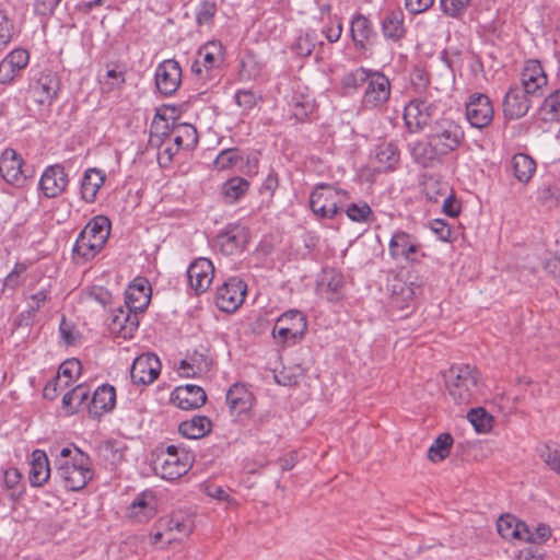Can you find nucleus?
<instances>
[{"instance_id":"423d86ee","label":"nucleus","mask_w":560,"mask_h":560,"mask_svg":"<svg viewBox=\"0 0 560 560\" xmlns=\"http://www.w3.org/2000/svg\"><path fill=\"white\" fill-rule=\"evenodd\" d=\"M307 330V319L298 310H290L281 314L272 328L271 335L281 346H292L302 340Z\"/></svg>"},{"instance_id":"5701e85b","label":"nucleus","mask_w":560,"mask_h":560,"mask_svg":"<svg viewBox=\"0 0 560 560\" xmlns=\"http://www.w3.org/2000/svg\"><path fill=\"white\" fill-rule=\"evenodd\" d=\"M68 175L61 164L47 166L39 179V189L46 198H56L67 188Z\"/></svg>"},{"instance_id":"9d476101","label":"nucleus","mask_w":560,"mask_h":560,"mask_svg":"<svg viewBox=\"0 0 560 560\" xmlns=\"http://www.w3.org/2000/svg\"><path fill=\"white\" fill-rule=\"evenodd\" d=\"M33 173L18 151L11 148L3 150L0 155V175L8 184L18 188L24 187Z\"/></svg>"},{"instance_id":"a211bd4d","label":"nucleus","mask_w":560,"mask_h":560,"mask_svg":"<svg viewBox=\"0 0 560 560\" xmlns=\"http://www.w3.org/2000/svg\"><path fill=\"white\" fill-rule=\"evenodd\" d=\"M182 82V68L179 62L167 59L159 63L155 69V85L158 91L164 95H173Z\"/></svg>"},{"instance_id":"338daca9","label":"nucleus","mask_w":560,"mask_h":560,"mask_svg":"<svg viewBox=\"0 0 560 560\" xmlns=\"http://www.w3.org/2000/svg\"><path fill=\"white\" fill-rule=\"evenodd\" d=\"M322 33L329 43H336L342 34V22L339 18H330L329 23L324 26Z\"/></svg>"},{"instance_id":"39448f33","label":"nucleus","mask_w":560,"mask_h":560,"mask_svg":"<svg viewBox=\"0 0 560 560\" xmlns=\"http://www.w3.org/2000/svg\"><path fill=\"white\" fill-rule=\"evenodd\" d=\"M191 456L179 451L176 445L159 448L153 460V469L161 478L172 481L184 476L191 467Z\"/></svg>"},{"instance_id":"c9c22d12","label":"nucleus","mask_w":560,"mask_h":560,"mask_svg":"<svg viewBox=\"0 0 560 560\" xmlns=\"http://www.w3.org/2000/svg\"><path fill=\"white\" fill-rule=\"evenodd\" d=\"M212 429L211 420L206 416L196 415L191 419L180 422L179 433L187 439H201Z\"/></svg>"},{"instance_id":"6e6552de","label":"nucleus","mask_w":560,"mask_h":560,"mask_svg":"<svg viewBox=\"0 0 560 560\" xmlns=\"http://www.w3.org/2000/svg\"><path fill=\"white\" fill-rule=\"evenodd\" d=\"M441 108L436 101L428 97H417L411 100L404 110V120L410 132H419L438 117Z\"/></svg>"},{"instance_id":"2eb2a0df","label":"nucleus","mask_w":560,"mask_h":560,"mask_svg":"<svg viewBox=\"0 0 560 560\" xmlns=\"http://www.w3.org/2000/svg\"><path fill=\"white\" fill-rule=\"evenodd\" d=\"M518 86L535 98H540L545 95L548 88V78L538 60L530 59L524 63L520 74Z\"/></svg>"},{"instance_id":"f03ea898","label":"nucleus","mask_w":560,"mask_h":560,"mask_svg":"<svg viewBox=\"0 0 560 560\" xmlns=\"http://www.w3.org/2000/svg\"><path fill=\"white\" fill-rule=\"evenodd\" d=\"M446 388L457 405H469L482 395L480 372L470 364L453 365L445 375Z\"/></svg>"},{"instance_id":"6ab92c4d","label":"nucleus","mask_w":560,"mask_h":560,"mask_svg":"<svg viewBox=\"0 0 560 560\" xmlns=\"http://www.w3.org/2000/svg\"><path fill=\"white\" fill-rule=\"evenodd\" d=\"M534 100L536 98L525 93L518 84L510 86L502 102L505 118L513 120L524 117L532 107Z\"/></svg>"},{"instance_id":"b1692460","label":"nucleus","mask_w":560,"mask_h":560,"mask_svg":"<svg viewBox=\"0 0 560 560\" xmlns=\"http://www.w3.org/2000/svg\"><path fill=\"white\" fill-rule=\"evenodd\" d=\"M161 372V362L153 353H144L135 359L130 376L135 384L148 385L154 382Z\"/></svg>"},{"instance_id":"ea45409f","label":"nucleus","mask_w":560,"mask_h":560,"mask_svg":"<svg viewBox=\"0 0 560 560\" xmlns=\"http://www.w3.org/2000/svg\"><path fill=\"white\" fill-rule=\"evenodd\" d=\"M511 164L515 178L524 184L530 180L536 171V162L525 153L515 154Z\"/></svg>"},{"instance_id":"2f4dec72","label":"nucleus","mask_w":560,"mask_h":560,"mask_svg":"<svg viewBox=\"0 0 560 560\" xmlns=\"http://www.w3.org/2000/svg\"><path fill=\"white\" fill-rule=\"evenodd\" d=\"M382 32L386 39L401 40L407 32L404 12L399 9L388 12L382 21Z\"/></svg>"},{"instance_id":"7ed1b4c3","label":"nucleus","mask_w":560,"mask_h":560,"mask_svg":"<svg viewBox=\"0 0 560 560\" xmlns=\"http://www.w3.org/2000/svg\"><path fill=\"white\" fill-rule=\"evenodd\" d=\"M110 221L105 215H95L79 236L73 246V255L83 261L93 259L105 246L110 234Z\"/></svg>"},{"instance_id":"680f3d73","label":"nucleus","mask_w":560,"mask_h":560,"mask_svg":"<svg viewBox=\"0 0 560 560\" xmlns=\"http://www.w3.org/2000/svg\"><path fill=\"white\" fill-rule=\"evenodd\" d=\"M551 536V529L546 524H539L535 530H532L526 524V535L522 536V540L530 544L540 545Z\"/></svg>"},{"instance_id":"6e6d98bb","label":"nucleus","mask_w":560,"mask_h":560,"mask_svg":"<svg viewBox=\"0 0 560 560\" xmlns=\"http://www.w3.org/2000/svg\"><path fill=\"white\" fill-rule=\"evenodd\" d=\"M22 475L15 467H9L3 471V485L11 491V498H16L22 494Z\"/></svg>"},{"instance_id":"09e8293b","label":"nucleus","mask_w":560,"mask_h":560,"mask_svg":"<svg viewBox=\"0 0 560 560\" xmlns=\"http://www.w3.org/2000/svg\"><path fill=\"white\" fill-rule=\"evenodd\" d=\"M98 455L107 465L116 466L124 459V451L117 442H105L98 447Z\"/></svg>"},{"instance_id":"a878e982","label":"nucleus","mask_w":560,"mask_h":560,"mask_svg":"<svg viewBox=\"0 0 560 560\" xmlns=\"http://www.w3.org/2000/svg\"><path fill=\"white\" fill-rule=\"evenodd\" d=\"M207 395L202 387L188 384L178 386L172 393V401L183 410H192L206 404Z\"/></svg>"},{"instance_id":"393cba45","label":"nucleus","mask_w":560,"mask_h":560,"mask_svg":"<svg viewBox=\"0 0 560 560\" xmlns=\"http://www.w3.org/2000/svg\"><path fill=\"white\" fill-rule=\"evenodd\" d=\"M190 288L196 294L205 293L212 283L214 267L210 259L200 257L192 261L187 270Z\"/></svg>"},{"instance_id":"aec40b11","label":"nucleus","mask_w":560,"mask_h":560,"mask_svg":"<svg viewBox=\"0 0 560 560\" xmlns=\"http://www.w3.org/2000/svg\"><path fill=\"white\" fill-rule=\"evenodd\" d=\"M139 313L125 306L118 305L110 316L108 328L112 334L124 339L133 337L139 327Z\"/></svg>"},{"instance_id":"603ef678","label":"nucleus","mask_w":560,"mask_h":560,"mask_svg":"<svg viewBox=\"0 0 560 560\" xmlns=\"http://www.w3.org/2000/svg\"><path fill=\"white\" fill-rule=\"evenodd\" d=\"M145 493L139 494L130 505V515L136 517L139 522L148 521L154 514V509L150 506L147 501Z\"/></svg>"},{"instance_id":"a18cd8bd","label":"nucleus","mask_w":560,"mask_h":560,"mask_svg":"<svg viewBox=\"0 0 560 560\" xmlns=\"http://www.w3.org/2000/svg\"><path fill=\"white\" fill-rule=\"evenodd\" d=\"M452 444L453 438L451 434H440L428 450L429 458L434 463L445 459L450 454Z\"/></svg>"},{"instance_id":"13d9d810","label":"nucleus","mask_w":560,"mask_h":560,"mask_svg":"<svg viewBox=\"0 0 560 560\" xmlns=\"http://www.w3.org/2000/svg\"><path fill=\"white\" fill-rule=\"evenodd\" d=\"M347 217L353 222H368L372 215L371 207L366 202L351 203L346 208Z\"/></svg>"},{"instance_id":"7c9ffc66","label":"nucleus","mask_w":560,"mask_h":560,"mask_svg":"<svg viewBox=\"0 0 560 560\" xmlns=\"http://www.w3.org/2000/svg\"><path fill=\"white\" fill-rule=\"evenodd\" d=\"M350 33L355 47L359 49H365L366 44L375 36L371 21L362 14L352 18Z\"/></svg>"},{"instance_id":"f704fd0d","label":"nucleus","mask_w":560,"mask_h":560,"mask_svg":"<svg viewBox=\"0 0 560 560\" xmlns=\"http://www.w3.org/2000/svg\"><path fill=\"white\" fill-rule=\"evenodd\" d=\"M105 74L100 78L103 92L110 93L120 90L126 83V66L122 63H106Z\"/></svg>"},{"instance_id":"37998d69","label":"nucleus","mask_w":560,"mask_h":560,"mask_svg":"<svg viewBox=\"0 0 560 560\" xmlns=\"http://www.w3.org/2000/svg\"><path fill=\"white\" fill-rule=\"evenodd\" d=\"M249 183L243 177H232L222 186V196L228 203L238 201L248 190Z\"/></svg>"},{"instance_id":"f8f14e48","label":"nucleus","mask_w":560,"mask_h":560,"mask_svg":"<svg viewBox=\"0 0 560 560\" xmlns=\"http://www.w3.org/2000/svg\"><path fill=\"white\" fill-rule=\"evenodd\" d=\"M247 284L237 277H231L215 292L214 303L225 313L235 312L244 302Z\"/></svg>"},{"instance_id":"72a5a7b5","label":"nucleus","mask_w":560,"mask_h":560,"mask_svg":"<svg viewBox=\"0 0 560 560\" xmlns=\"http://www.w3.org/2000/svg\"><path fill=\"white\" fill-rule=\"evenodd\" d=\"M90 394L91 389L86 384H79L63 395L62 408L70 415L78 412L82 408L88 409V404L91 400Z\"/></svg>"},{"instance_id":"de8ad7c7","label":"nucleus","mask_w":560,"mask_h":560,"mask_svg":"<svg viewBox=\"0 0 560 560\" xmlns=\"http://www.w3.org/2000/svg\"><path fill=\"white\" fill-rule=\"evenodd\" d=\"M150 300L151 295H148L144 291H136L135 287H128L125 292V303L122 305L141 314L148 307Z\"/></svg>"},{"instance_id":"9b49d317","label":"nucleus","mask_w":560,"mask_h":560,"mask_svg":"<svg viewBox=\"0 0 560 560\" xmlns=\"http://www.w3.org/2000/svg\"><path fill=\"white\" fill-rule=\"evenodd\" d=\"M198 57L191 65V72L201 80L210 79V72L224 61V47L219 40H210L200 46Z\"/></svg>"},{"instance_id":"f3484780","label":"nucleus","mask_w":560,"mask_h":560,"mask_svg":"<svg viewBox=\"0 0 560 560\" xmlns=\"http://www.w3.org/2000/svg\"><path fill=\"white\" fill-rule=\"evenodd\" d=\"M82 365L78 359H68L60 364L55 378L44 387V396L54 399L59 389H66L81 375Z\"/></svg>"},{"instance_id":"dca6fc26","label":"nucleus","mask_w":560,"mask_h":560,"mask_svg":"<svg viewBox=\"0 0 560 560\" xmlns=\"http://www.w3.org/2000/svg\"><path fill=\"white\" fill-rule=\"evenodd\" d=\"M493 115V105L489 96L481 93L470 95L466 103V118L472 127L482 129L489 126Z\"/></svg>"},{"instance_id":"c85d7f7f","label":"nucleus","mask_w":560,"mask_h":560,"mask_svg":"<svg viewBox=\"0 0 560 560\" xmlns=\"http://www.w3.org/2000/svg\"><path fill=\"white\" fill-rule=\"evenodd\" d=\"M116 404V390L114 386L104 384L98 386L88 404V411L92 417H100L110 411Z\"/></svg>"},{"instance_id":"49530a36","label":"nucleus","mask_w":560,"mask_h":560,"mask_svg":"<svg viewBox=\"0 0 560 560\" xmlns=\"http://www.w3.org/2000/svg\"><path fill=\"white\" fill-rule=\"evenodd\" d=\"M317 43H318V37H317L316 32L315 31H306L305 33L300 34L295 38L291 48L296 55H299L301 57H307L313 52Z\"/></svg>"},{"instance_id":"4c0bfd02","label":"nucleus","mask_w":560,"mask_h":560,"mask_svg":"<svg viewBox=\"0 0 560 560\" xmlns=\"http://www.w3.org/2000/svg\"><path fill=\"white\" fill-rule=\"evenodd\" d=\"M172 136L177 148L194 150L198 144L197 129L190 124H177L172 129Z\"/></svg>"},{"instance_id":"c03bdc74","label":"nucleus","mask_w":560,"mask_h":560,"mask_svg":"<svg viewBox=\"0 0 560 560\" xmlns=\"http://www.w3.org/2000/svg\"><path fill=\"white\" fill-rule=\"evenodd\" d=\"M372 70L363 67L350 70L345 73L341 78V86L346 92H352L358 90L362 84H365L369 80Z\"/></svg>"},{"instance_id":"8fccbe9b","label":"nucleus","mask_w":560,"mask_h":560,"mask_svg":"<svg viewBox=\"0 0 560 560\" xmlns=\"http://www.w3.org/2000/svg\"><path fill=\"white\" fill-rule=\"evenodd\" d=\"M467 418L478 433H487L492 428V416L481 407L471 409Z\"/></svg>"},{"instance_id":"bb28decb","label":"nucleus","mask_w":560,"mask_h":560,"mask_svg":"<svg viewBox=\"0 0 560 560\" xmlns=\"http://www.w3.org/2000/svg\"><path fill=\"white\" fill-rule=\"evenodd\" d=\"M30 60L27 50L19 48L12 50L0 61V83L10 84L23 70Z\"/></svg>"},{"instance_id":"473e14b6","label":"nucleus","mask_w":560,"mask_h":560,"mask_svg":"<svg viewBox=\"0 0 560 560\" xmlns=\"http://www.w3.org/2000/svg\"><path fill=\"white\" fill-rule=\"evenodd\" d=\"M106 175L98 168H88L81 180V196L86 202H94Z\"/></svg>"},{"instance_id":"20e7f679","label":"nucleus","mask_w":560,"mask_h":560,"mask_svg":"<svg viewBox=\"0 0 560 560\" xmlns=\"http://www.w3.org/2000/svg\"><path fill=\"white\" fill-rule=\"evenodd\" d=\"M349 200V194L334 185L319 184L310 196V206L315 215L322 219H332Z\"/></svg>"},{"instance_id":"052dcab7","label":"nucleus","mask_w":560,"mask_h":560,"mask_svg":"<svg viewBox=\"0 0 560 560\" xmlns=\"http://www.w3.org/2000/svg\"><path fill=\"white\" fill-rule=\"evenodd\" d=\"M241 160V155L237 149H225L222 150L214 160V166L217 170L223 171L232 167Z\"/></svg>"},{"instance_id":"ddd939ff","label":"nucleus","mask_w":560,"mask_h":560,"mask_svg":"<svg viewBox=\"0 0 560 560\" xmlns=\"http://www.w3.org/2000/svg\"><path fill=\"white\" fill-rule=\"evenodd\" d=\"M388 254L393 260L399 262H416L423 256L418 240L405 231L393 233L388 244Z\"/></svg>"},{"instance_id":"5fc2aeb1","label":"nucleus","mask_w":560,"mask_h":560,"mask_svg":"<svg viewBox=\"0 0 560 560\" xmlns=\"http://www.w3.org/2000/svg\"><path fill=\"white\" fill-rule=\"evenodd\" d=\"M195 14L198 26H211L217 14V4L205 0L198 4Z\"/></svg>"},{"instance_id":"412c9836","label":"nucleus","mask_w":560,"mask_h":560,"mask_svg":"<svg viewBox=\"0 0 560 560\" xmlns=\"http://www.w3.org/2000/svg\"><path fill=\"white\" fill-rule=\"evenodd\" d=\"M248 242V230L241 224H230L215 237V246L226 256L241 253Z\"/></svg>"},{"instance_id":"79ce46f5","label":"nucleus","mask_w":560,"mask_h":560,"mask_svg":"<svg viewBox=\"0 0 560 560\" xmlns=\"http://www.w3.org/2000/svg\"><path fill=\"white\" fill-rule=\"evenodd\" d=\"M375 158L380 171H390L394 170L399 161V151L394 143L384 142L376 147Z\"/></svg>"},{"instance_id":"69168bd1","label":"nucleus","mask_w":560,"mask_h":560,"mask_svg":"<svg viewBox=\"0 0 560 560\" xmlns=\"http://www.w3.org/2000/svg\"><path fill=\"white\" fill-rule=\"evenodd\" d=\"M540 456L551 470L560 475V447L546 445Z\"/></svg>"},{"instance_id":"c756f323","label":"nucleus","mask_w":560,"mask_h":560,"mask_svg":"<svg viewBox=\"0 0 560 560\" xmlns=\"http://www.w3.org/2000/svg\"><path fill=\"white\" fill-rule=\"evenodd\" d=\"M50 465L47 454L42 450H35L31 455V469L28 479L33 487H40L50 477Z\"/></svg>"},{"instance_id":"1a4fd4ad","label":"nucleus","mask_w":560,"mask_h":560,"mask_svg":"<svg viewBox=\"0 0 560 560\" xmlns=\"http://www.w3.org/2000/svg\"><path fill=\"white\" fill-rule=\"evenodd\" d=\"M60 91V79L51 70H43L36 73L28 84V96L37 105L51 106Z\"/></svg>"},{"instance_id":"774afa93","label":"nucleus","mask_w":560,"mask_h":560,"mask_svg":"<svg viewBox=\"0 0 560 560\" xmlns=\"http://www.w3.org/2000/svg\"><path fill=\"white\" fill-rule=\"evenodd\" d=\"M557 187L545 184L537 190V200L544 206L552 207L557 203Z\"/></svg>"},{"instance_id":"0eeeda50","label":"nucleus","mask_w":560,"mask_h":560,"mask_svg":"<svg viewBox=\"0 0 560 560\" xmlns=\"http://www.w3.org/2000/svg\"><path fill=\"white\" fill-rule=\"evenodd\" d=\"M463 128L450 118L436 119L429 132V139L440 155H447L455 151L464 141Z\"/></svg>"},{"instance_id":"4be33fe9","label":"nucleus","mask_w":560,"mask_h":560,"mask_svg":"<svg viewBox=\"0 0 560 560\" xmlns=\"http://www.w3.org/2000/svg\"><path fill=\"white\" fill-rule=\"evenodd\" d=\"M389 291L392 305L402 311L413 304L416 296L421 293V285L416 280L395 277Z\"/></svg>"},{"instance_id":"e2e57ef3","label":"nucleus","mask_w":560,"mask_h":560,"mask_svg":"<svg viewBox=\"0 0 560 560\" xmlns=\"http://www.w3.org/2000/svg\"><path fill=\"white\" fill-rule=\"evenodd\" d=\"M165 527L168 532H176L182 536H188L192 529V524L189 518L173 516L165 522Z\"/></svg>"},{"instance_id":"bf43d9fd","label":"nucleus","mask_w":560,"mask_h":560,"mask_svg":"<svg viewBox=\"0 0 560 560\" xmlns=\"http://www.w3.org/2000/svg\"><path fill=\"white\" fill-rule=\"evenodd\" d=\"M14 35V24L8 13L0 9V50L4 49Z\"/></svg>"},{"instance_id":"a19ab883","label":"nucleus","mask_w":560,"mask_h":560,"mask_svg":"<svg viewBox=\"0 0 560 560\" xmlns=\"http://www.w3.org/2000/svg\"><path fill=\"white\" fill-rule=\"evenodd\" d=\"M409 150L413 161L423 167L432 165L436 158L441 156L433 148L431 139H429V142L416 141L410 143Z\"/></svg>"},{"instance_id":"f257e3e1","label":"nucleus","mask_w":560,"mask_h":560,"mask_svg":"<svg viewBox=\"0 0 560 560\" xmlns=\"http://www.w3.org/2000/svg\"><path fill=\"white\" fill-rule=\"evenodd\" d=\"M54 465L56 478L68 491L82 490L93 478L90 456L75 446L61 448Z\"/></svg>"},{"instance_id":"4d7b16f0","label":"nucleus","mask_w":560,"mask_h":560,"mask_svg":"<svg viewBox=\"0 0 560 560\" xmlns=\"http://www.w3.org/2000/svg\"><path fill=\"white\" fill-rule=\"evenodd\" d=\"M470 0H440V7L444 14L459 19L467 11Z\"/></svg>"},{"instance_id":"864d4df0","label":"nucleus","mask_w":560,"mask_h":560,"mask_svg":"<svg viewBox=\"0 0 560 560\" xmlns=\"http://www.w3.org/2000/svg\"><path fill=\"white\" fill-rule=\"evenodd\" d=\"M26 269L27 267L25 264L18 262L13 270L4 278L2 292L13 293L14 290L23 283Z\"/></svg>"},{"instance_id":"e433bc0d","label":"nucleus","mask_w":560,"mask_h":560,"mask_svg":"<svg viewBox=\"0 0 560 560\" xmlns=\"http://www.w3.org/2000/svg\"><path fill=\"white\" fill-rule=\"evenodd\" d=\"M497 528L501 537L509 540H522V536L526 535V524L510 514L499 517Z\"/></svg>"},{"instance_id":"58836bf2","label":"nucleus","mask_w":560,"mask_h":560,"mask_svg":"<svg viewBox=\"0 0 560 560\" xmlns=\"http://www.w3.org/2000/svg\"><path fill=\"white\" fill-rule=\"evenodd\" d=\"M537 117L544 122L560 121V90L551 92L538 108Z\"/></svg>"},{"instance_id":"0e129e2a","label":"nucleus","mask_w":560,"mask_h":560,"mask_svg":"<svg viewBox=\"0 0 560 560\" xmlns=\"http://www.w3.org/2000/svg\"><path fill=\"white\" fill-rule=\"evenodd\" d=\"M234 100L236 105L242 108L243 114L252 110L257 104V97L250 90H238L234 95Z\"/></svg>"},{"instance_id":"3c124183","label":"nucleus","mask_w":560,"mask_h":560,"mask_svg":"<svg viewBox=\"0 0 560 560\" xmlns=\"http://www.w3.org/2000/svg\"><path fill=\"white\" fill-rule=\"evenodd\" d=\"M291 108L296 120L303 121L314 109L313 98L308 95H293Z\"/></svg>"},{"instance_id":"cd10ccee","label":"nucleus","mask_w":560,"mask_h":560,"mask_svg":"<svg viewBox=\"0 0 560 560\" xmlns=\"http://www.w3.org/2000/svg\"><path fill=\"white\" fill-rule=\"evenodd\" d=\"M253 394L244 386L234 384L226 393V404L232 416L242 417L253 407Z\"/></svg>"},{"instance_id":"4468645a","label":"nucleus","mask_w":560,"mask_h":560,"mask_svg":"<svg viewBox=\"0 0 560 560\" xmlns=\"http://www.w3.org/2000/svg\"><path fill=\"white\" fill-rule=\"evenodd\" d=\"M390 97L389 79L380 71H372L365 83L362 105L365 108H383Z\"/></svg>"}]
</instances>
